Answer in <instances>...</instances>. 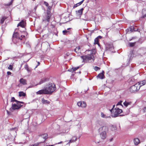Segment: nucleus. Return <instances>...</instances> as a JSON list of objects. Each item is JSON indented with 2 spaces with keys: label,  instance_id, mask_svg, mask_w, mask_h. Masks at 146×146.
<instances>
[{
  "label": "nucleus",
  "instance_id": "obj_1",
  "mask_svg": "<svg viewBox=\"0 0 146 146\" xmlns=\"http://www.w3.org/2000/svg\"><path fill=\"white\" fill-rule=\"evenodd\" d=\"M90 52V54L87 55L81 56V57L83 59V62H85L91 60H94V54L96 53L95 50L93 49L89 51Z\"/></svg>",
  "mask_w": 146,
  "mask_h": 146
},
{
  "label": "nucleus",
  "instance_id": "obj_2",
  "mask_svg": "<svg viewBox=\"0 0 146 146\" xmlns=\"http://www.w3.org/2000/svg\"><path fill=\"white\" fill-rule=\"evenodd\" d=\"M22 33L21 32H14L13 36V42L16 43L22 40V38H25V36L22 34V33Z\"/></svg>",
  "mask_w": 146,
  "mask_h": 146
},
{
  "label": "nucleus",
  "instance_id": "obj_3",
  "mask_svg": "<svg viewBox=\"0 0 146 146\" xmlns=\"http://www.w3.org/2000/svg\"><path fill=\"white\" fill-rule=\"evenodd\" d=\"M108 130V127L106 126H103L98 129L100 137L102 139H105L106 137V133Z\"/></svg>",
  "mask_w": 146,
  "mask_h": 146
},
{
  "label": "nucleus",
  "instance_id": "obj_4",
  "mask_svg": "<svg viewBox=\"0 0 146 146\" xmlns=\"http://www.w3.org/2000/svg\"><path fill=\"white\" fill-rule=\"evenodd\" d=\"M46 88L47 89V90L48 92V94H51L56 90V88L55 85L54 84L49 83Z\"/></svg>",
  "mask_w": 146,
  "mask_h": 146
},
{
  "label": "nucleus",
  "instance_id": "obj_5",
  "mask_svg": "<svg viewBox=\"0 0 146 146\" xmlns=\"http://www.w3.org/2000/svg\"><path fill=\"white\" fill-rule=\"evenodd\" d=\"M122 112V110L119 108H115L113 110V111L111 113V116L113 117H116Z\"/></svg>",
  "mask_w": 146,
  "mask_h": 146
},
{
  "label": "nucleus",
  "instance_id": "obj_6",
  "mask_svg": "<svg viewBox=\"0 0 146 146\" xmlns=\"http://www.w3.org/2000/svg\"><path fill=\"white\" fill-rule=\"evenodd\" d=\"M21 103L23 104L24 103L20 102L19 103H16V104H12L11 107L10 108V110L12 111L13 110H15L19 109L23 106L21 104Z\"/></svg>",
  "mask_w": 146,
  "mask_h": 146
},
{
  "label": "nucleus",
  "instance_id": "obj_7",
  "mask_svg": "<svg viewBox=\"0 0 146 146\" xmlns=\"http://www.w3.org/2000/svg\"><path fill=\"white\" fill-rule=\"evenodd\" d=\"M138 84L136 83L135 85L131 86L129 89L130 91L131 92H135L137 91L140 88V86Z\"/></svg>",
  "mask_w": 146,
  "mask_h": 146
},
{
  "label": "nucleus",
  "instance_id": "obj_8",
  "mask_svg": "<svg viewBox=\"0 0 146 146\" xmlns=\"http://www.w3.org/2000/svg\"><path fill=\"white\" fill-rule=\"evenodd\" d=\"M36 93L37 94H48V92L46 88L40 90L37 92Z\"/></svg>",
  "mask_w": 146,
  "mask_h": 146
},
{
  "label": "nucleus",
  "instance_id": "obj_9",
  "mask_svg": "<svg viewBox=\"0 0 146 146\" xmlns=\"http://www.w3.org/2000/svg\"><path fill=\"white\" fill-rule=\"evenodd\" d=\"M50 15L47 13V14L44 17V18L42 19V21H47L48 22H49L50 20Z\"/></svg>",
  "mask_w": 146,
  "mask_h": 146
},
{
  "label": "nucleus",
  "instance_id": "obj_10",
  "mask_svg": "<svg viewBox=\"0 0 146 146\" xmlns=\"http://www.w3.org/2000/svg\"><path fill=\"white\" fill-rule=\"evenodd\" d=\"M106 49L107 50H112L113 49V44H108L106 46Z\"/></svg>",
  "mask_w": 146,
  "mask_h": 146
},
{
  "label": "nucleus",
  "instance_id": "obj_11",
  "mask_svg": "<svg viewBox=\"0 0 146 146\" xmlns=\"http://www.w3.org/2000/svg\"><path fill=\"white\" fill-rule=\"evenodd\" d=\"M77 138L76 136H73L72 137V138L69 141L68 143H67V145H69L70 143H73L75 142L77 140Z\"/></svg>",
  "mask_w": 146,
  "mask_h": 146
},
{
  "label": "nucleus",
  "instance_id": "obj_12",
  "mask_svg": "<svg viewBox=\"0 0 146 146\" xmlns=\"http://www.w3.org/2000/svg\"><path fill=\"white\" fill-rule=\"evenodd\" d=\"M77 104L78 106L82 108H85L86 106V104L84 102H79L77 103Z\"/></svg>",
  "mask_w": 146,
  "mask_h": 146
},
{
  "label": "nucleus",
  "instance_id": "obj_13",
  "mask_svg": "<svg viewBox=\"0 0 146 146\" xmlns=\"http://www.w3.org/2000/svg\"><path fill=\"white\" fill-rule=\"evenodd\" d=\"M104 71H103L102 73H100L97 76V78L100 79H102L105 78L104 74Z\"/></svg>",
  "mask_w": 146,
  "mask_h": 146
},
{
  "label": "nucleus",
  "instance_id": "obj_14",
  "mask_svg": "<svg viewBox=\"0 0 146 146\" xmlns=\"http://www.w3.org/2000/svg\"><path fill=\"white\" fill-rule=\"evenodd\" d=\"M48 79L46 78H43L41 79L40 82L38 84L40 85L41 84H42L44 83L47 80H48Z\"/></svg>",
  "mask_w": 146,
  "mask_h": 146
},
{
  "label": "nucleus",
  "instance_id": "obj_15",
  "mask_svg": "<svg viewBox=\"0 0 146 146\" xmlns=\"http://www.w3.org/2000/svg\"><path fill=\"white\" fill-rule=\"evenodd\" d=\"M25 25V22L23 21H22L21 22L18 24L17 27L21 26L22 27L24 28Z\"/></svg>",
  "mask_w": 146,
  "mask_h": 146
},
{
  "label": "nucleus",
  "instance_id": "obj_16",
  "mask_svg": "<svg viewBox=\"0 0 146 146\" xmlns=\"http://www.w3.org/2000/svg\"><path fill=\"white\" fill-rule=\"evenodd\" d=\"M19 82L21 84L23 85H25L27 84L26 80L23 78H21Z\"/></svg>",
  "mask_w": 146,
  "mask_h": 146
},
{
  "label": "nucleus",
  "instance_id": "obj_17",
  "mask_svg": "<svg viewBox=\"0 0 146 146\" xmlns=\"http://www.w3.org/2000/svg\"><path fill=\"white\" fill-rule=\"evenodd\" d=\"M134 144L137 145L140 143V140L138 138H135L133 140Z\"/></svg>",
  "mask_w": 146,
  "mask_h": 146
},
{
  "label": "nucleus",
  "instance_id": "obj_18",
  "mask_svg": "<svg viewBox=\"0 0 146 146\" xmlns=\"http://www.w3.org/2000/svg\"><path fill=\"white\" fill-rule=\"evenodd\" d=\"M83 8H82L81 9L79 10L78 11H76V14L78 15L81 16L82 14L83 11Z\"/></svg>",
  "mask_w": 146,
  "mask_h": 146
},
{
  "label": "nucleus",
  "instance_id": "obj_19",
  "mask_svg": "<svg viewBox=\"0 0 146 146\" xmlns=\"http://www.w3.org/2000/svg\"><path fill=\"white\" fill-rule=\"evenodd\" d=\"M101 116L102 117L105 118H110L111 117L110 116L107 115H106L104 114L103 112L101 113Z\"/></svg>",
  "mask_w": 146,
  "mask_h": 146
},
{
  "label": "nucleus",
  "instance_id": "obj_20",
  "mask_svg": "<svg viewBox=\"0 0 146 146\" xmlns=\"http://www.w3.org/2000/svg\"><path fill=\"white\" fill-rule=\"evenodd\" d=\"M137 84H139V86H140V87L141 86H143L145 84L146 81L145 80H143L141 82H139Z\"/></svg>",
  "mask_w": 146,
  "mask_h": 146
},
{
  "label": "nucleus",
  "instance_id": "obj_21",
  "mask_svg": "<svg viewBox=\"0 0 146 146\" xmlns=\"http://www.w3.org/2000/svg\"><path fill=\"white\" fill-rule=\"evenodd\" d=\"M7 18V17L5 16L1 18L0 19V22L2 24L3 23L5 20Z\"/></svg>",
  "mask_w": 146,
  "mask_h": 146
},
{
  "label": "nucleus",
  "instance_id": "obj_22",
  "mask_svg": "<svg viewBox=\"0 0 146 146\" xmlns=\"http://www.w3.org/2000/svg\"><path fill=\"white\" fill-rule=\"evenodd\" d=\"M40 137L44 139V141L45 139L48 138V135L46 133L44 134L40 135Z\"/></svg>",
  "mask_w": 146,
  "mask_h": 146
},
{
  "label": "nucleus",
  "instance_id": "obj_23",
  "mask_svg": "<svg viewBox=\"0 0 146 146\" xmlns=\"http://www.w3.org/2000/svg\"><path fill=\"white\" fill-rule=\"evenodd\" d=\"M42 103L44 104H49L50 103L49 101L45 100L44 98L42 99Z\"/></svg>",
  "mask_w": 146,
  "mask_h": 146
},
{
  "label": "nucleus",
  "instance_id": "obj_24",
  "mask_svg": "<svg viewBox=\"0 0 146 146\" xmlns=\"http://www.w3.org/2000/svg\"><path fill=\"white\" fill-rule=\"evenodd\" d=\"M84 1V0H83L82 1H80V2L74 5V6L73 7V8H75L77 7L83 3Z\"/></svg>",
  "mask_w": 146,
  "mask_h": 146
},
{
  "label": "nucleus",
  "instance_id": "obj_25",
  "mask_svg": "<svg viewBox=\"0 0 146 146\" xmlns=\"http://www.w3.org/2000/svg\"><path fill=\"white\" fill-rule=\"evenodd\" d=\"M80 46L76 47L74 50V52L76 53H79L80 52Z\"/></svg>",
  "mask_w": 146,
  "mask_h": 146
},
{
  "label": "nucleus",
  "instance_id": "obj_26",
  "mask_svg": "<svg viewBox=\"0 0 146 146\" xmlns=\"http://www.w3.org/2000/svg\"><path fill=\"white\" fill-rule=\"evenodd\" d=\"M133 50H131L130 51L129 54L128 55V56L130 57V59L133 57Z\"/></svg>",
  "mask_w": 146,
  "mask_h": 146
},
{
  "label": "nucleus",
  "instance_id": "obj_27",
  "mask_svg": "<svg viewBox=\"0 0 146 146\" xmlns=\"http://www.w3.org/2000/svg\"><path fill=\"white\" fill-rule=\"evenodd\" d=\"M26 96V94L23 92H19V96L20 97L25 96Z\"/></svg>",
  "mask_w": 146,
  "mask_h": 146
},
{
  "label": "nucleus",
  "instance_id": "obj_28",
  "mask_svg": "<svg viewBox=\"0 0 146 146\" xmlns=\"http://www.w3.org/2000/svg\"><path fill=\"white\" fill-rule=\"evenodd\" d=\"M25 69H26L27 70L28 72H30L31 71V69L29 68V66L27 64H26L25 65Z\"/></svg>",
  "mask_w": 146,
  "mask_h": 146
},
{
  "label": "nucleus",
  "instance_id": "obj_29",
  "mask_svg": "<svg viewBox=\"0 0 146 146\" xmlns=\"http://www.w3.org/2000/svg\"><path fill=\"white\" fill-rule=\"evenodd\" d=\"M131 103V102H128L125 101L123 103V104L124 106L126 107H127L128 105H130Z\"/></svg>",
  "mask_w": 146,
  "mask_h": 146
},
{
  "label": "nucleus",
  "instance_id": "obj_30",
  "mask_svg": "<svg viewBox=\"0 0 146 146\" xmlns=\"http://www.w3.org/2000/svg\"><path fill=\"white\" fill-rule=\"evenodd\" d=\"M64 35H68L70 34V32L67 30H65L62 31Z\"/></svg>",
  "mask_w": 146,
  "mask_h": 146
},
{
  "label": "nucleus",
  "instance_id": "obj_31",
  "mask_svg": "<svg viewBox=\"0 0 146 146\" xmlns=\"http://www.w3.org/2000/svg\"><path fill=\"white\" fill-rule=\"evenodd\" d=\"M69 129H66L65 130H63L60 133H58V134H61L62 133H67L69 131Z\"/></svg>",
  "mask_w": 146,
  "mask_h": 146
},
{
  "label": "nucleus",
  "instance_id": "obj_32",
  "mask_svg": "<svg viewBox=\"0 0 146 146\" xmlns=\"http://www.w3.org/2000/svg\"><path fill=\"white\" fill-rule=\"evenodd\" d=\"M13 0H12L9 3L7 4H5L4 5L5 6H9L11 5H12L13 2Z\"/></svg>",
  "mask_w": 146,
  "mask_h": 146
},
{
  "label": "nucleus",
  "instance_id": "obj_33",
  "mask_svg": "<svg viewBox=\"0 0 146 146\" xmlns=\"http://www.w3.org/2000/svg\"><path fill=\"white\" fill-rule=\"evenodd\" d=\"M13 0H12L9 3L7 4H5L4 5L5 6H9L11 5H12L13 2Z\"/></svg>",
  "mask_w": 146,
  "mask_h": 146
},
{
  "label": "nucleus",
  "instance_id": "obj_34",
  "mask_svg": "<svg viewBox=\"0 0 146 146\" xmlns=\"http://www.w3.org/2000/svg\"><path fill=\"white\" fill-rule=\"evenodd\" d=\"M111 129L112 131H115L116 130L117 128L116 126L114 125H112L111 126Z\"/></svg>",
  "mask_w": 146,
  "mask_h": 146
},
{
  "label": "nucleus",
  "instance_id": "obj_35",
  "mask_svg": "<svg viewBox=\"0 0 146 146\" xmlns=\"http://www.w3.org/2000/svg\"><path fill=\"white\" fill-rule=\"evenodd\" d=\"M11 102H16V103L17 102H19V101H17V100H16L14 97H13L11 99Z\"/></svg>",
  "mask_w": 146,
  "mask_h": 146
},
{
  "label": "nucleus",
  "instance_id": "obj_36",
  "mask_svg": "<svg viewBox=\"0 0 146 146\" xmlns=\"http://www.w3.org/2000/svg\"><path fill=\"white\" fill-rule=\"evenodd\" d=\"M79 68V67H76L73 68L71 69L70 70V71H75V70H77Z\"/></svg>",
  "mask_w": 146,
  "mask_h": 146
},
{
  "label": "nucleus",
  "instance_id": "obj_37",
  "mask_svg": "<svg viewBox=\"0 0 146 146\" xmlns=\"http://www.w3.org/2000/svg\"><path fill=\"white\" fill-rule=\"evenodd\" d=\"M135 42H129V46L130 47H133L135 44Z\"/></svg>",
  "mask_w": 146,
  "mask_h": 146
},
{
  "label": "nucleus",
  "instance_id": "obj_38",
  "mask_svg": "<svg viewBox=\"0 0 146 146\" xmlns=\"http://www.w3.org/2000/svg\"><path fill=\"white\" fill-rule=\"evenodd\" d=\"M98 38H96L94 39V44H98Z\"/></svg>",
  "mask_w": 146,
  "mask_h": 146
},
{
  "label": "nucleus",
  "instance_id": "obj_39",
  "mask_svg": "<svg viewBox=\"0 0 146 146\" xmlns=\"http://www.w3.org/2000/svg\"><path fill=\"white\" fill-rule=\"evenodd\" d=\"M94 69L95 70L97 71L98 70H99L100 69V68L97 66H96L94 68Z\"/></svg>",
  "mask_w": 146,
  "mask_h": 146
},
{
  "label": "nucleus",
  "instance_id": "obj_40",
  "mask_svg": "<svg viewBox=\"0 0 146 146\" xmlns=\"http://www.w3.org/2000/svg\"><path fill=\"white\" fill-rule=\"evenodd\" d=\"M142 111L143 113H146V107H144Z\"/></svg>",
  "mask_w": 146,
  "mask_h": 146
},
{
  "label": "nucleus",
  "instance_id": "obj_41",
  "mask_svg": "<svg viewBox=\"0 0 146 146\" xmlns=\"http://www.w3.org/2000/svg\"><path fill=\"white\" fill-rule=\"evenodd\" d=\"M122 102V101H120L116 105V106H118L119 105L122 106V105L121 104Z\"/></svg>",
  "mask_w": 146,
  "mask_h": 146
},
{
  "label": "nucleus",
  "instance_id": "obj_42",
  "mask_svg": "<svg viewBox=\"0 0 146 146\" xmlns=\"http://www.w3.org/2000/svg\"><path fill=\"white\" fill-rule=\"evenodd\" d=\"M8 68L9 69L12 70V66L11 65H9V66L8 67Z\"/></svg>",
  "mask_w": 146,
  "mask_h": 146
},
{
  "label": "nucleus",
  "instance_id": "obj_43",
  "mask_svg": "<svg viewBox=\"0 0 146 146\" xmlns=\"http://www.w3.org/2000/svg\"><path fill=\"white\" fill-rule=\"evenodd\" d=\"M44 4L46 6H47V7H48V3L47 2H45V1H44Z\"/></svg>",
  "mask_w": 146,
  "mask_h": 146
},
{
  "label": "nucleus",
  "instance_id": "obj_44",
  "mask_svg": "<svg viewBox=\"0 0 146 146\" xmlns=\"http://www.w3.org/2000/svg\"><path fill=\"white\" fill-rule=\"evenodd\" d=\"M38 143H35L34 145H32L31 146H38Z\"/></svg>",
  "mask_w": 146,
  "mask_h": 146
},
{
  "label": "nucleus",
  "instance_id": "obj_45",
  "mask_svg": "<svg viewBox=\"0 0 146 146\" xmlns=\"http://www.w3.org/2000/svg\"><path fill=\"white\" fill-rule=\"evenodd\" d=\"M115 106V105H113V107L112 108L111 110H110V111L111 112H112V111H112V110H113V108H114Z\"/></svg>",
  "mask_w": 146,
  "mask_h": 146
},
{
  "label": "nucleus",
  "instance_id": "obj_46",
  "mask_svg": "<svg viewBox=\"0 0 146 146\" xmlns=\"http://www.w3.org/2000/svg\"><path fill=\"white\" fill-rule=\"evenodd\" d=\"M7 74L8 75H10L11 74V73L10 72H7Z\"/></svg>",
  "mask_w": 146,
  "mask_h": 146
},
{
  "label": "nucleus",
  "instance_id": "obj_47",
  "mask_svg": "<svg viewBox=\"0 0 146 146\" xmlns=\"http://www.w3.org/2000/svg\"><path fill=\"white\" fill-rule=\"evenodd\" d=\"M37 63H38V64L37 65V66H36V67L35 68H36L37 67V66H39L40 64V63L39 62H38Z\"/></svg>",
  "mask_w": 146,
  "mask_h": 146
},
{
  "label": "nucleus",
  "instance_id": "obj_48",
  "mask_svg": "<svg viewBox=\"0 0 146 146\" xmlns=\"http://www.w3.org/2000/svg\"><path fill=\"white\" fill-rule=\"evenodd\" d=\"M133 29L134 27H132L130 29V31L131 32L133 31L132 29Z\"/></svg>",
  "mask_w": 146,
  "mask_h": 146
},
{
  "label": "nucleus",
  "instance_id": "obj_49",
  "mask_svg": "<svg viewBox=\"0 0 146 146\" xmlns=\"http://www.w3.org/2000/svg\"><path fill=\"white\" fill-rule=\"evenodd\" d=\"M97 38H102V36H98V37H97Z\"/></svg>",
  "mask_w": 146,
  "mask_h": 146
},
{
  "label": "nucleus",
  "instance_id": "obj_50",
  "mask_svg": "<svg viewBox=\"0 0 146 146\" xmlns=\"http://www.w3.org/2000/svg\"><path fill=\"white\" fill-rule=\"evenodd\" d=\"M62 143V141H61L60 142H59V143H56V144H60V143Z\"/></svg>",
  "mask_w": 146,
  "mask_h": 146
},
{
  "label": "nucleus",
  "instance_id": "obj_51",
  "mask_svg": "<svg viewBox=\"0 0 146 146\" xmlns=\"http://www.w3.org/2000/svg\"><path fill=\"white\" fill-rule=\"evenodd\" d=\"M55 145H47L46 146H54Z\"/></svg>",
  "mask_w": 146,
  "mask_h": 146
},
{
  "label": "nucleus",
  "instance_id": "obj_52",
  "mask_svg": "<svg viewBox=\"0 0 146 146\" xmlns=\"http://www.w3.org/2000/svg\"><path fill=\"white\" fill-rule=\"evenodd\" d=\"M70 29H71L70 28H68V29H67V31H68V30H69Z\"/></svg>",
  "mask_w": 146,
  "mask_h": 146
},
{
  "label": "nucleus",
  "instance_id": "obj_53",
  "mask_svg": "<svg viewBox=\"0 0 146 146\" xmlns=\"http://www.w3.org/2000/svg\"><path fill=\"white\" fill-rule=\"evenodd\" d=\"M146 17V14H145V15L143 16V17Z\"/></svg>",
  "mask_w": 146,
  "mask_h": 146
},
{
  "label": "nucleus",
  "instance_id": "obj_54",
  "mask_svg": "<svg viewBox=\"0 0 146 146\" xmlns=\"http://www.w3.org/2000/svg\"><path fill=\"white\" fill-rule=\"evenodd\" d=\"M112 139H111V140H110V141H112Z\"/></svg>",
  "mask_w": 146,
  "mask_h": 146
},
{
  "label": "nucleus",
  "instance_id": "obj_55",
  "mask_svg": "<svg viewBox=\"0 0 146 146\" xmlns=\"http://www.w3.org/2000/svg\"><path fill=\"white\" fill-rule=\"evenodd\" d=\"M81 73V72H79V73Z\"/></svg>",
  "mask_w": 146,
  "mask_h": 146
}]
</instances>
